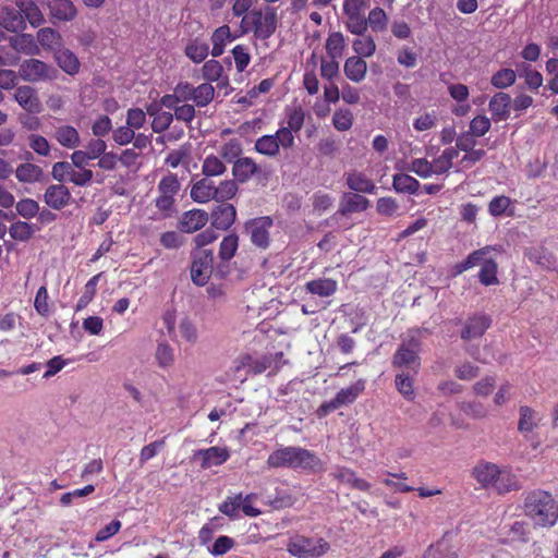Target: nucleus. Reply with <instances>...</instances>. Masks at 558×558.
<instances>
[{
    "label": "nucleus",
    "mask_w": 558,
    "mask_h": 558,
    "mask_svg": "<svg viewBox=\"0 0 558 558\" xmlns=\"http://www.w3.org/2000/svg\"><path fill=\"white\" fill-rule=\"evenodd\" d=\"M184 53L193 62L201 63L209 53V45L199 38H194L186 44Z\"/></svg>",
    "instance_id": "nucleus-41"
},
{
    "label": "nucleus",
    "mask_w": 558,
    "mask_h": 558,
    "mask_svg": "<svg viewBox=\"0 0 558 558\" xmlns=\"http://www.w3.org/2000/svg\"><path fill=\"white\" fill-rule=\"evenodd\" d=\"M258 173H260V167L251 157L238 158L232 165V174L239 183H245Z\"/></svg>",
    "instance_id": "nucleus-22"
},
{
    "label": "nucleus",
    "mask_w": 558,
    "mask_h": 558,
    "mask_svg": "<svg viewBox=\"0 0 558 558\" xmlns=\"http://www.w3.org/2000/svg\"><path fill=\"white\" fill-rule=\"evenodd\" d=\"M391 364L397 368L411 369L416 375L421 366V357L416 350L400 344L392 355Z\"/></svg>",
    "instance_id": "nucleus-14"
},
{
    "label": "nucleus",
    "mask_w": 558,
    "mask_h": 558,
    "mask_svg": "<svg viewBox=\"0 0 558 558\" xmlns=\"http://www.w3.org/2000/svg\"><path fill=\"white\" fill-rule=\"evenodd\" d=\"M330 475L340 483L350 485L361 492H369L372 485L356 475V472L347 466H336Z\"/></svg>",
    "instance_id": "nucleus-21"
},
{
    "label": "nucleus",
    "mask_w": 558,
    "mask_h": 558,
    "mask_svg": "<svg viewBox=\"0 0 558 558\" xmlns=\"http://www.w3.org/2000/svg\"><path fill=\"white\" fill-rule=\"evenodd\" d=\"M215 183L208 178H203L195 183H193L191 187V197L194 202L205 204L210 201H215Z\"/></svg>",
    "instance_id": "nucleus-28"
},
{
    "label": "nucleus",
    "mask_w": 558,
    "mask_h": 558,
    "mask_svg": "<svg viewBox=\"0 0 558 558\" xmlns=\"http://www.w3.org/2000/svg\"><path fill=\"white\" fill-rule=\"evenodd\" d=\"M331 546L324 537H308L302 534L291 536L287 543V551L295 558H320Z\"/></svg>",
    "instance_id": "nucleus-3"
},
{
    "label": "nucleus",
    "mask_w": 558,
    "mask_h": 558,
    "mask_svg": "<svg viewBox=\"0 0 558 558\" xmlns=\"http://www.w3.org/2000/svg\"><path fill=\"white\" fill-rule=\"evenodd\" d=\"M16 5L23 19L27 20L34 27L41 25L45 21L39 7L33 1H16Z\"/></svg>",
    "instance_id": "nucleus-38"
},
{
    "label": "nucleus",
    "mask_w": 558,
    "mask_h": 558,
    "mask_svg": "<svg viewBox=\"0 0 558 558\" xmlns=\"http://www.w3.org/2000/svg\"><path fill=\"white\" fill-rule=\"evenodd\" d=\"M277 11L272 7L254 9L245 14L241 22L244 33L253 32L258 39L269 38L277 29Z\"/></svg>",
    "instance_id": "nucleus-2"
},
{
    "label": "nucleus",
    "mask_w": 558,
    "mask_h": 558,
    "mask_svg": "<svg viewBox=\"0 0 558 558\" xmlns=\"http://www.w3.org/2000/svg\"><path fill=\"white\" fill-rule=\"evenodd\" d=\"M490 316L486 314H475L465 322V325L461 331V338L463 340L481 338L490 327Z\"/></svg>",
    "instance_id": "nucleus-16"
},
{
    "label": "nucleus",
    "mask_w": 558,
    "mask_h": 558,
    "mask_svg": "<svg viewBox=\"0 0 558 558\" xmlns=\"http://www.w3.org/2000/svg\"><path fill=\"white\" fill-rule=\"evenodd\" d=\"M209 220V215L204 209L194 208L185 211L179 221V229L185 233H194L201 230Z\"/></svg>",
    "instance_id": "nucleus-19"
},
{
    "label": "nucleus",
    "mask_w": 558,
    "mask_h": 558,
    "mask_svg": "<svg viewBox=\"0 0 558 558\" xmlns=\"http://www.w3.org/2000/svg\"><path fill=\"white\" fill-rule=\"evenodd\" d=\"M243 151L242 144L238 138H230L220 148V156L227 162H232L241 158Z\"/></svg>",
    "instance_id": "nucleus-57"
},
{
    "label": "nucleus",
    "mask_w": 558,
    "mask_h": 558,
    "mask_svg": "<svg viewBox=\"0 0 558 558\" xmlns=\"http://www.w3.org/2000/svg\"><path fill=\"white\" fill-rule=\"evenodd\" d=\"M345 77L353 83H361L367 73V63L361 57H349L343 64Z\"/></svg>",
    "instance_id": "nucleus-27"
},
{
    "label": "nucleus",
    "mask_w": 558,
    "mask_h": 558,
    "mask_svg": "<svg viewBox=\"0 0 558 558\" xmlns=\"http://www.w3.org/2000/svg\"><path fill=\"white\" fill-rule=\"evenodd\" d=\"M524 512L535 524L553 526L558 519V505L551 494L546 490L535 489L525 497Z\"/></svg>",
    "instance_id": "nucleus-1"
},
{
    "label": "nucleus",
    "mask_w": 558,
    "mask_h": 558,
    "mask_svg": "<svg viewBox=\"0 0 558 558\" xmlns=\"http://www.w3.org/2000/svg\"><path fill=\"white\" fill-rule=\"evenodd\" d=\"M347 185L357 194H373L376 190L375 183L365 173L360 171H352L347 174Z\"/></svg>",
    "instance_id": "nucleus-31"
},
{
    "label": "nucleus",
    "mask_w": 558,
    "mask_h": 558,
    "mask_svg": "<svg viewBox=\"0 0 558 558\" xmlns=\"http://www.w3.org/2000/svg\"><path fill=\"white\" fill-rule=\"evenodd\" d=\"M19 72L21 77L27 82L52 80L57 74V70L54 68L38 59L25 60L20 65Z\"/></svg>",
    "instance_id": "nucleus-10"
},
{
    "label": "nucleus",
    "mask_w": 558,
    "mask_h": 558,
    "mask_svg": "<svg viewBox=\"0 0 558 558\" xmlns=\"http://www.w3.org/2000/svg\"><path fill=\"white\" fill-rule=\"evenodd\" d=\"M37 40L43 48L53 51V53L62 48V37L60 33L50 27L40 28L37 32Z\"/></svg>",
    "instance_id": "nucleus-37"
},
{
    "label": "nucleus",
    "mask_w": 558,
    "mask_h": 558,
    "mask_svg": "<svg viewBox=\"0 0 558 558\" xmlns=\"http://www.w3.org/2000/svg\"><path fill=\"white\" fill-rule=\"evenodd\" d=\"M286 122L280 124L278 131L282 135V140L287 145H295L294 134H298L305 121V112L302 107H293L286 109Z\"/></svg>",
    "instance_id": "nucleus-9"
},
{
    "label": "nucleus",
    "mask_w": 558,
    "mask_h": 558,
    "mask_svg": "<svg viewBox=\"0 0 558 558\" xmlns=\"http://www.w3.org/2000/svg\"><path fill=\"white\" fill-rule=\"evenodd\" d=\"M215 190H217V192H215V201L218 203H226L236 195L239 187L234 179L221 181Z\"/></svg>",
    "instance_id": "nucleus-53"
},
{
    "label": "nucleus",
    "mask_w": 558,
    "mask_h": 558,
    "mask_svg": "<svg viewBox=\"0 0 558 558\" xmlns=\"http://www.w3.org/2000/svg\"><path fill=\"white\" fill-rule=\"evenodd\" d=\"M155 356L158 365L162 368L171 366L174 362L173 349L168 343H159Z\"/></svg>",
    "instance_id": "nucleus-64"
},
{
    "label": "nucleus",
    "mask_w": 558,
    "mask_h": 558,
    "mask_svg": "<svg viewBox=\"0 0 558 558\" xmlns=\"http://www.w3.org/2000/svg\"><path fill=\"white\" fill-rule=\"evenodd\" d=\"M369 206V201L357 193H344L340 202L337 214L348 216L352 213L365 211Z\"/></svg>",
    "instance_id": "nucleus-25"
},
{
    "label": "nucleus",
    "mask_w": 558,
    "mask_h": 558,
    "mask_svg": "<svg viewBox=\"0 0 558 558\" xmlns=\"http://www.w3.org/2000/svg\"><path fill=\"white\" fill-rule=\"evenodd\" d=\"M522 488V483L517 474L510 469H499V474L496 475L495 484L492 490L498 495H505L510 492H517Z\"/></svg>",
    "instance_id": "nucleus-20"
},
{
    "label": "nucleus",
    "mask_w": 558,
    "mask_h": 558,
    "mask_svg": "<svg viewBox=\"0 0 558 558\" xmlns=\"http://www.w3.org/2000/svg\"><path fill=\"white\" fill-rule=\"evenodd\" d=\"M1 24L9 32H17L25 27L24 19L20 10L4 9L1 15Z\"/></svg>",
    "instance_id": "nucleus-48"
},
{
    "label": "nucleus",
    "mask_w": 558,
    "mask_h": 558,
    "mask_svg": "<svg viewBox=\"0 0 558 558\" xmlns=\"http://www.w3.org/2000/svg\"><path fill=\"white\" fill-rule=\"evenodd\" d=\"M54 138L61 146L70 149L76 148L81 142L78 131L72 125L56 128Z\"/></svg>",
    "instance_id": "nucleus-35"
},
{
    "label": "nucleus",
    "mask_w": 558,
    "mask_h": 558,
    "mask_svg": "<svg viewBox=\"0 0 558 558\" xmlns=\"http://www.w3.org/2000/svg\"><path fill=\"white\" fill-rule=\"evenodd\" d=\"M512 99L504 92L496 93L489 100L488 107L495 120H507L510 116Z\"/></svg>",
    "instance_id": "nucleus-26"
},
{
    "label": "nucleus",
    "mask_w": 558,
    "mask_h": 558,
    "mask_svg": "<svg viewBox=\"0 0 558 558\" xmlns=\"http://www.w3.org/2000/svg\"><path fill=\"white\" fill-rule=\"evenodd\" d=\"M524 256L530 263L536 264L544 270L554 271L558 268L556 256L544 246H531L525 248Z\"/></svg>",
    "instance_id": "nucleus-15"
},
{
    "label": "nucleus",
    "mask_w": 558,
    "mask_h": 558,
    "mask_svg": "<svg viewBox=\"0 0 558 558\" xmlns=\"http://www.w3.org/2000/svg\"><path fill=\"white\" fill-rule=\"evenodd\" d=\"M231 38V32L230 27L228 25H222L215 29V32L211 35V43H213V49L211 54L213 57L217 58L220 57L228 41H230Z\"/></svg>",
    "instance_id": "nucleus-44"
},
{
    "label": "nucleus",
    "mask_w": 558,
    "mask_h": 558,
    "mask_svg": "<svg viewBox=\"0 0 558 558\" xmlns=\"http://www.w3.org/2000/svg\"><path fill=\"white\" fill-rule=\"evenodd\" d=\"M35 230L33 226L26 221H15L10 226L9 234L15 241L25 242L28 241Z\"/></svg>",
    "instance_id": "nucleus-54"
},
{
    "label": "nucleus",
    "mask_w": 558,
    "mask_h": 558,
    "mask_svg": "<svg viewBox=\"0 0 558 558\" xmlns=\"http://www.w3.org/2000/svg\"><path fill=\"white\" fill-rule=\"evenodd\" d=\"M191 279L198 286H205L211 274L214 265V254L211 250H194L191 253Z\"/></svg>",
    "instance_id": "nucleus-6"
},
{
    "label": "nucleus",
    "mask_w": 558,
    "mask_h": 558,
    "mask_svg": "<svg viewBox=\"0 0 558 558\" xmlns=\"http://www.w3.org/2000/svg\"><path fill=\"white\" fill-rule=\"evenodd\" d=\"M517 78L515 71L509 68L498 70L490 80L494 87L498 89L507 88L514 84Z\"/></svg>",
    "instance_id": "nucleus-56"
},
{
    "label": "nucleus",
    "mask_w": 558,
    "mask_h": 558,
    "mask_svg": "<svg viewBox=\"0 0 558 558\" xmlns=\"http://www.w3.org/2000/svg\"><path fill=\"white\" fill-rule=\"evenodd\" d=\"M484 250H477L472 252L463 262L456 264V275H459L470 268H473L486 259Z\"/></svg>",
    "instance_id": "nucleus-63"
},
{
    "label": "nucleus",
    "mask_w": 558,
    "mask_h": 558,
    "mask_svg": "<svg viewBox=\"0 0 558 558\" xmlns=\"http://www.w3.org/2000/svg\"><path fill=\"white\" fill-rule=\"evenodd\" d=\"M345 46V39L341 32H333L329 34L325 46L328 58H341Z\"/></svg>",
    "instance_id": "nucleus-45"
},
{
    "label": "nucleus",
    "mask_w": 558,
    "mask_h": 558,
    "mask_svg": "<svg viewBox=\"0 0 558 558\" xmlns=\"http://www.w3.org/2000/svg\"><path fill=\"white\" fill-rule=\"evenodd\" d=\"M392 186L398 193L408 194H417L421 189L420 182L407 173L395 174L392 179Z\"/></svg>",
    "instance_id": "nucleus-43"
},
{
    "label": "nucleus",
    "mask_w": 558,
    "mask_h": 558,
    "mask_svg": "<svg viewBox=\"0 0 558 558\" xmlns=\"http://www.w3.org/2000/svg\"><path fill=\"white\" fill-rule=\"evenodd\" d=\"M293 460V469H301L311 473H317L323 470L322 460L308 449L294 447Z\"/></svg>",
    "instance_id": "nucleus-17"
},
{
    "label": "nucleus",
    "mask_w": 558,
    "mask_h": 558,
    "mask_svg": "<svg viewBox=\"0 0 558 558\" xmlns=\"http://www.w3.org/2000/svg\"><path fill=\"white\" fill-rule=\"evenodd\" d=\"M519 415L518 430L522 434L531 433L538 426L541 421L538 413L527 405H521L519 408Z\"/></svg>",
    "instance_id": "nucleus-36"
},
{
    "label": "nucleus",
    "mask_w": 558,
    "mask_h": 558,
    "mask_svg": "<svg viewBox=\"0 0 558 558\" xmlns=\"http://www.w3.org/2000/svg\"><path fill=\"white\" fill-rule=\"evenodd\" d=\"M149 116H154L151 129L155 133H161L166 131L173 121V114L168 111L157 112L153 107L147 108Z\"/></svg>",
    "instance_id": "nucleus-51"
},
{
    "label": "nucleus",
    "mask_w": 558,
    "mask_h": 558,
    "mask_svg": "<svg viewBox=\"0 0 558 558\" xmlns=\"http://www.w3.org/2000/svg\"><path fill=\"white\" fill-rule=\"evenodd\" d=\"M367 26L369 25L374 32H384L388 25V17L384 9L376 7L368 13Z\"/></svg>",
    "instance_id": "nucleus-60"
},
{
    "label": "nucleus",
    "mask_w": 558,
    "mask_h": 558,
    "mask_svg": "<svg viewBox=\"0 0 558 558\" xmlns=\"http://www.w3.org/2000/svg\"><path fill=\"white\" fill-rule=\"evenodd\" d=\"M352 48L356 57L369 58L376 51V44L371 36H362L353 40Z\"/></svg>",
    "instance_id": "nucleus-55"
},
{
    "label": "nucleus",
    "mask_w": 558,
    "mask_h": 558,
    "mask_svg": "<svg viewBox=\"0 0 558 558\" xmlns=\"http://www.w3.org/2000/svg\"><path fill=\"white\" fill-rule=\"evenodd\" d=\"M72 199L70 190L63 184L49 185L44 194L45 203L54 210L68 206Z\"/></svg>",
    "instance_id": "nucleus-18"
},
{
    "label": "nucleus",
    "mask_w": 558,
    "mask_h": 558,
    "mask_svg": "<svg viewBox=\"0 0 558 558\" xmlns=\"http://www.w3.org/2000/svg\"><path fill=\"white\" fill-rule=\"evenodd\" d=\"M180 187L178 175L171 172L162 177L157 185L158 196L155 199V206L167 217L174 211L175 195Z\"/></svg>",
    "instance_id": "nucleus-4"
},
{
    "label": "nucleus",
    "mask_w": 558,
    "mask_h": 558,
    "mask_svg": "<svg viewBox=\"0 0 558 558\" xmlns=\"http://www.w3.org/2000/svg\"><path fill=\"white\" fill-rule=\"evenodd\" d=\"M366 387V380L365 379H357L355 383L351 384L347 388L340 389L336 396V402L342 407L353 403L359 396H361Z\"/></svg>",
    "instance_id": "nucleus-32"
},
{
    "label": "nucleus",
    "mask_w": 558,
    "mask_h": 558,
    "mask_svg": "<svg viewBox=\"0 0 558 558\" xmlns=\"http://www.w3.org/2000/svg\"><path fill=\"white\" fill-rule=\"evenodd\" d=\"M499 468L493 463H484L474 468L473 475L485 489H493Z\"/></svg>",
    "instance_id": "nucleus-33"
},
{
    "label": "nucleus",
    "mask_w": 558,
    "mask_h": 558,
    "mask_svg": "<svg viewBox=\"0 0 558 558\" xmlns=\"http://www.w3.org/2000/svg\"><path fill=\"white\" fill-rule=\"evenodd\" d=\"M14 98L17 104L27 112L38 113L41 110V102L35 88L24 85L16 88Z\"/></svg>",
    "instance_id": "nucleus-23"
},
{
    "label": "nucleus",
    "mask_w": 558,
    "mask_h": 558,
    "mask_svg": "<svg viewBox=\"0 0 558 558\" xmlns=\"http://www.w3.org/2000/svg\"><path fill=\"white\" fill-rule=\"evenodd\" d=\"M282 356H283L282 352H277L274 355L268 354V355H263L258 359H255L253 374L254 375L262 374L263 372H265L266 369L271 368V367H274L275 369H278L279 361L282 359Z\"/></svg>",
    "instance_id": "nucleus-58"
},
{
    "label": "nucleus",
    "mask_w": 558,
    "mask_h": 558,
    "mask_svg": "<svg viewBox=\"0 0 558 558\" xmlns=\"http://www.w3.org/2000/svg\"><path fill=\"white\" fill-rule=\"evenodd\" d=\"M497 263L493 258H486L482 263L478 272L480 282L486 287L497 284L499 282L497 277Z\"/></svg>",
    "instance_id": "nucleus-46"
},
{
    "label": "nucleus",
    "mask_w": 558,
    "mask_h": 558,
    "mask_svg": "<svg viewBox=\"0 0 558 558\" xmlns=\"http://www.w3.org/2000/svg\"><path fill=\"white\" fill-rule=\"evenodd\" d=\"M48 7L53 23L72 21L77 14L76 7L71 0H50Z\"/></svg>",
    "instance_id": "nucleus-24"
},
{
    "label": "nucleus",
    "mask_w": 558,
    "mask_h": 558,
    "mask_svg": "<svg viewBox=\"0 0 558 558\" xmlns=\"http://www.w3.org/2000/svg\"><path fill=\"white\" fill-rule=\"evenodd\" d=\"M414 378L405 373H400L396 375L395 385L396 389L403 396V398L408 401H413L415 398L414 392Z\"/></svg>",
    "instance_id": "nucleus-50"
},
{
    "label": "nucleus",
    "mask_w": 558,
    "mask_h": 558,
    "mask_svg": "<svg viewBox=\"0 0 558 558\" xmlns=\"http://www.w3.org/2000/svg\"><path fill=\"white\" fill-rule=\"evenodd\" d=\"M426 558H453L452 539L446 533L438 542L430 545L426 551Z\"/></svg>",
    "instance_id": "nucleus-39"
},
{
    "label": "nucleus",
    "mask_w": 558,
    "mask_h": 558,
    "mask_svg": "<svg viewBox=\"0 0 558 558\" xmlns=\"http://www.w3.org/2000/svg\"><path fill=\"white\" fill-rule=\"evenodd\" d=\"M54 60L62 71L69 75H75L80 72L81 62L76 54L68 48L58 49L54 52Z\"/></svg>",
    "instance_id": "nucleus-29"
},
{
    "label": "nucleus",
    "mask_w": 558,
    "mask_h": 558,
    "mask_svg": "<svg viewBox=\"0 0 558 558\" xmlns=\"http://www.w3.org/2000/svg\"><path fill=\"white\" fill-rule=\"evenodd\" d=\"M338 288V283L336 280L331 278H319L315 280H311L306 282L305 290L311 293L322 298L331 296Z\"/></svg>",
    "instance_id": "nucleus-34"
},
{
    "label": "nucleus",
    "mask_w": 558,
    "mask_h": 558,
    "mask_svg": "<svg viewBox=\"0 0 558 558\" xmlns=\"http://www.w3.org/2000/svg\"><path fill=\"white\" fill-rule=\"evenodd\" d=\"M193 101L197 107H206L215 97V88L210 83H202L193 89Z\"/></svg>",
    "instance_id": "nucleus-52"
},
{
    "label": "nucleus",
    "mask_w": 558,
    "mask_h": 558,
    "mask_svg": "<svg viewBox=\"0 0 558 558\" xmlns=\"http://www.w3.org/2000/svg\"><path fill=\"white\" fill-rule=\"evenodd\" d=\"M43 169L31 162L21 163L15 170V177L23 183H35L41 180Z\"/></svg>",
    "instance_id": "nucleus-42"
},
{
    "label": "nucleus",
    "mask_w": 558,
    "mask_h": 558,
    "mask_svg": "<svg viewBox=\"0 0 558 558\" xmlns=\"http://www.w3.org/2000/svg\"><path fill=\"white\" fill-rule=\"evenodd\" d=\"M282 138L278 130L275 134L263 135L255 141L254 150L268 158H277L281 148L284 150L293 148L292 145H287Z\"/></svg>",
    "instance_id": "nucleus-11"
},
{
    "label": "nucleus",
    "mask_w": 558,
    "mask_h": 558,
    "mask_svg": "<svg viewBox=\"0 0 558 558\" xmlns=\"http://www.w3.org/2000/svg\"><path fill=\"white\" fill-rule=\"evenodd\" d=\"M223 74L222 64L215 60H208L202 68V75L206 83L218 82Z\"/></svg>",
    "instance_id": "nucleus-61"
},
{
    "label": "nucleus",
    "mask_w": 558,
    "mask_h": 558,
    "mask_svg": "<svg viewBox=\"0 0 558 558\" xmlns=\"http://www.w3.org/2000/svg\"><path fill=\"white\" fill-rule=\"evenodd\" d=\"M101 276H102V272H99V274L93 276L86 282V284L84 287V292L76 303V306H75L76 312L84 310L92 302V300L96 295L97 284H98Z\"/></svg>",
    "instance_id": "nucleus-47"
},
{
    "label": "nucleus",
    "mask_w": 558,
    "mask_h": 558,
    "mask_svg": "<svg viewBox=\"0 0 558 558\" xmlns=\"http://www.w3.org/2000/svg\"><path fill=\"white\" fill-rule=\"evenodd\" d=\"M256 499V494H247L243 496L239 493L234 496H228L219 506L218 510L230 519L239 517V510L250 518L258 517L262 511L253 506V501Z\"/></svg>",
    "instance_id": "nucleus-5"
},
{
    "label": "nucleus",
    "mask_w": 558,
    "mask_h": 558,
    "mask_svg": "<svg viewBox=\"0 0 558 558\" xmlns=\"http://www.w3.org/2000/svg\"><path fill=\"white\" fill-rule=\"evenodd\" d=\"M272 226L274 220L270 216H260L245 221L244 230L250 234L253 245L260 250H267L270 245Z\"/></svg>",
    "instance_id": "nucleus-7"
},
{
    "label": "nucleus",
    "mask_w": 558,
    "mask_h": 558,
    "mask_svg": "<svg viewBox=\"0 0 558 558\" xmlns=\"http://www.w3.org/2000/svg\"><path fill=\"white\" fill-rule=\"evenodd\" d=\"M239 248V236L235 233L226 235L220 244L218 257L221 264H228L235 255Z\"/></svg>",
    "instance_id": "nucleus-40"
},
{
    "label": "nucleus",
    "mask_w": 558,
    "mask_h": 558,
    "mask_svg": "<svg viewBox=\"0 0 558 558\" xmlns=\"http://www.w3.org/2000/svg\"><path fill=\"white\" fill-rule=\"evenodd\" d=\"M294 447H283L272 451L267 458V465L270 469L288 468L293 469Z\"/></svg>",
    "instance_id": "nucleus-30"
},
{
    "label": "nucleus",
    "mask_w": 558,
    "mask_h": 558,
    "mask_svg": "<svg viewBox=\"0 0 558 558\" xmlns=\"http://www.w3.org/2000/svg\"><path fill=\"white\" fill-rule=\"evenodd\" d=\"M211 227L217 230H229L236 219V209L232 204L220 203L210 213Z\"/></svg>",
    "instance_id": "nucleus-13"
},
{
    "label": "nucleus",
    "mask_w": 558,
    "mask_h": 558,
    "mask_svg": "<svg viewBox=\"0 0 558 558\" xmlns=\"http://www.w3.org/2000/svg\"><path fill=\"white\" fill-rule=\"evenodd\" d=\"M365 5L364 0L343 1V13L347 17L345 28L354 35L362 36L367 29Z\"/></svg>",
    "instance_id": "nucleus-8"
},
{
    "label": "nucleus",
    "mask_w": 558,
    "mask_h": 558,
    "mask_svg": "<svg viewBox=\"0 0 558 558\" xmlns=\"http://www.w3.org/2000/svg\"><path fill=\"white\" fill-rule=\"evenodd\" d=\"M226 171V165L219 157L215 155H208L202 163V173L206 178L219 177L222 175Z\"/></svg>",
    "instance_id": "nucleus-49"
},
{
    "label": "nucleus",
    "mask_w": 558,
    "mask_h": 558,
    "mask_svg": "<svg viewBox=\"0 0 558 558\" xmlns=\"http://www.w3.org/2000/svg\"><path fill=\"white\" fill-rule=\"evenodd\" d=\"M12 47L25 54H35L38 52L34 37L29 34H22L12 40Z\"/></svg>",
    "instance_id": "nucleus-59"
},
{
    "label": "nucleus",
    "mask_w": 558,
    "mask_h": 558,
    "mask_svg": "<svg viewBox=\"0 0 558 558\" xmlns=\"http://www.w3.org/2000/svg\"><path fill=\"white\" fill-rule=\"evenodd\" d=\"M193 458L206 470L223 464L230 458V452L226 447H210L194 451Z\"/></svg>",
    "instance_id": "nucleus-12"
},
{
    "label": "nucleus",
    "mask_w": 558,
    "mask_h": 558,
    "mask_svg": "<svg viewBox=\"0 0 558 558\" xmlns=\"http://www.w3.org/2000/svg\"><path fill=\"white\" fill-rule=\"evenodd\" d=\"M332 124L340 132L348 131L353 125V114L350 109L340 108L335 111Z\"/></svg>",
    "instance_id": "nucleus-62"
}]
</instances>
